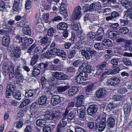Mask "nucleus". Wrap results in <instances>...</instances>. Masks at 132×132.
<instances>
[{
  "mask_svg": "<svg viewBox=\"0 0 132 132\" xmlns=\"http://www.w3.org/2000/svg\"><path fill=\"white\" fill-rule=\"evenodd\" d=\"M67 120L66 119H62L57 126L64 128L67 124Z\"/></svg>",
  "mask_w": 132,
  "mask_h": 132,
  "instance_id": "38",
  "label": "nucleus"
},
{
  "mask_svg": "<svg viewBox=\"0 0 132 132\" xmlns=\"http://www.w3.org/2000/svg\"><path fill=\"white\" fill-rule=\"evenodd\" d=\"M83 62L82 60L80 59H78L73 63V65L76 67H78L81 64H82Z\"/></svg>",
  "mask_w": 132,
  "mask_h": 132,
  "instance_id": "58",
  "label": "nucleus"
},
{
  "mask_svg": "<svg viewBox=\"0 0 132 132\" xmlns=\"http://www.w3.org/2000/svg\"><path fill=\"white\" fill-rule=\"evenodd\" d=\"M120 79L118 78H114L113 79L108 80V84L112 86H115L119 83Z\"/></svg>",
  "mask_w": 132,
  "mask_h": 132,
  "instance_id": "13",
  "label": "nucleus"
},
{
  "mask_svg": "<svg viewBox=\"0 0 132 132\" xmlns=\"http://www.w3.org/2000/svg\"><path fill=\"white\" fill-rule=\"evenodd\" d=\"M48 66L47 62H46L45 63L41 62L39 64L36 65L33 68L32 75L34 76L39 75L40 74V70H46Z\"/></svg>",
  "mask_w": 132,
  "mask_h": 132,
  "instance_id": "2",
  "label": "nucleus"
},
{
  "mask_svg": "<svg viewBox=\"0 0 132 132\" xmlns=\"http://www.w3.org/2000/svg\"><path fill=\"white\" fill-rule=\"evenodd\" d=\"M42 48L40 46H39L35 48V50L34 51V54H36V55H37L38 56V55H40L41 53H42Z\"/></svg>",
  "mask_w": 132,
  "mask_h": 132,
  "instance_id": "43",
  "label": "nucleus"
},
{
  "mask_svg": "<svg viewBox=\"0 0 132 132\" xmlns=\"http://www.w3.org/2000/svg\"><path fill=\"white\" fill-rule=\"evenodd\" d=\"M65 10L67 11V9L66 5L64 4L63 3H62L60 6V12L61 14H63V11Z\"/></svg>",
  "mask_w": 132,
  "mask_h": 132,
  "instance_id": "49",
  "label": "nucleus"
},
{
  "mask_svg": "<svg viewBox=\"0 0 132 132\" xmlns=\"http://www.w3.org/2000/svg\"><path fill=\"white\" fill-rule=\"evenodd\" d=\"M111 16H108L106 17V20L109 21V20H114L119 17L120 15L117 12L113 11L111 13Z\"/></svg>",
  "mask_w": 132,
  "mask_h": 132,
  "instance_id": "12",
  "label": "nucleus"
},
{
  "mask_svg": "<svg viewBox=\"0 0 132 132\" xmlns=\"http://www.w3.org/2000/svg\"><path fill=\"white\" fill-rule=\"evenodd\" d=\"M80 104L79 106H76L77 107V109H76V111L78 113V110L80 112H85L86 108L84 105H81Z\"/></svg>",
  "mask_w": 132,
  "mask_h": 132,
  "instance_id": "45",
  "label": "nucleus"
},
{
  "mask_svg": "<svg viewBox=\"0 0 132 132\" xmlns=\"http://www.w3.org/2000/svg\"><path fill=\"white\" fill-rule=\"evenodd\" d=\"M40 108H42V106L40 105L37 101L32 104L30 109L32 110V111H34Z\"/></svg>",
  "mask_w": 132,
  "mask_h": 132,
  "instance_id": "22",
  "label": "nucleus"
},
{
  "mask_svg": "<svg viewBox=\"0 0 132 132\" xmlns=\"http://www.w3.org/2000/svg\"><path fill=\"white\" fill-rule=\"evenodd\" d=\"M56 79L55 78L54 75L50 77L47 80V82L50 85L52 86L56 83Z\"/></svg>",
  "mask_w": 132,
  "mask_h": 132,
  "instance_id": "27",
  "label": "nucleus"
},
{
  "mask_svg": "<svg viewBox=\"0 0 132 132\" xmlns=\"http://www.w3.org/2000/svg\"><path fill=\"white\" fill-rule=\"evenodd\" d=\"M57 27L59 29L61 30H65L68 28V26L67 23L62 22L57 24Z\"/></svg>",
  "mask_w": 132,
  "mask_h": 132,
  "instance_id": "25",
  "label": "nucleus"
},
{
  "mask_svg": "<svg viewBox=\"0 0 132 132\" xmlns=\"http://www.w3.org/2000/svg\"><path fill=\"white\" fill-rule=\"evenodd\" d=\"M84 98V95H79L77 98V102L75 104L76 106H79L80 104H82Z\"/></svg>",
  "mask_w": 132,
  "mask_h": 132,
  "instance_id": "21",
  "label": "nucleus"
},
{
  "mask_svg": "<svg viewBox=\"0 0 132 132\" xmlns=\"http://www.w3.org/2000/svg\"><path fill=\"white\" fill-rule=\"evenodd\" d=\"M115 107L116 106H114V104L113 103H111L109 104L104 109L106 111H112Z\"/></svg>",
  "mask_w": 132,
  "mask_h": 132,
  "instance_id": "42",
  "label": "nucleus"
},
{
  "mask_svg": "<svg viewBox=\"0 0 132 132\" xmlns=\"http://www.w3.org/2000/svg\"><path fill=\"white\" fill-rule=\"evenodd\" d=\"M45 119H38L36 121V123L38 126L43 127L46 123Z\"/></svg>",
  "mask_w": 132,
  "mask_h": 132,
  "instance_id": "33",
  "label": "nucleus"
},
{
  "mask_svg": "<svg viewBox=\"0 0 132 132\" xmlns=\"http://www.w3.org/2000/svg\"><path fill=\"white\" fill-rule=\"evenodd\" d=\"M83 46L81 44H80L79 43H77V45L75 46L73 48H74L75 50H76V49L80 50V52L81 51L84 50Z\"/></svg>",
  "mask_w": 132,
  "mask_h": 132,
  "instance_id": "56",
  "label": "nucleus"
},
{
  "mask_svg": "<svg viewBox=\"0 0 132 132\" xmlns=\"http://www.w3.org/2000/svg\"><path fill=\"white\" fill-rule=\"evenodd\" d=\"M10 40V39L8 38H2V43L3 45L6 47L9 46Z\"/></svg>",
  "mask_w": 132,
  "mask_h": 132,
  "instance_id": "41",
  "label": "nucleus"
},
{
  "mask_svg": "<svg viewBox=\"0 0 132 132\" xmlns=\"http://www.w3.org/2000/svg\"><path fill=\"white\" fill-rule=\"evenodd\" d=\"M69 111V109H66L64 113H60V114L61 115V119H67V116L68 115Z\"/></svg>",
  "mask_w": 132,
  "mask_h": 132,
  "instance_id": "50",
  "label": "nucleus"
},
{
  "mask_svg": "<svg viewBox=\"0 0 132 132\" xmlns=\"http://www.w3.org/2000/svg\"><path fill=\"white\" fill-rule=\"evenodd\" d=\"M70 87V86L69 85H67L64 86H59L57 87V90L59 93H62L69 88Z\"/></svg>",
  "mask_w": 132,
  "mask_h": 132,
  "instance_id": "23",
  "label": "nucleus"
},
{
  "mask_svg": "<svg viewBox=\"0 0 132 132\" xmlns=\"http://www.w3.org/2000/svg\"><path fill=\"white\" fill-rule=\"evenodd\" d=\"M76 50H75L74 48H72L71 50L69 51V53L68 54V58L71 59L73 58L75 55L76 53Z\"/></svg>",
  "mask_w": 132,
  "mask_h": 132,
  "instance_id": "31",
  "label": "nucleus"
},
{
  "mask_svg": "<svg viewBox=\"0 0 132 132\" xmlns=\"http://www.w3.org/2000/svg\"><path fill=\"white\" fill-rule=\"evenodd\" d=\"M56 55L63 58L65 57L66 54L64 51L59 50Z\"/></svg>",
  "mask_w": 132,
  "mask_h": 132,
  "instance_id": "55",
  "label": "nucleus"
},
{
  "mask_svg": "<svg viewBox=\"0 0 132 132\" xmlns=\"http://www.w3.org/2000/svg\"><path fill=\"white\" fill-rule=\"evenodd\" d=\"M28 24L26 25V26H24L22 29V31L24 34L26 35H30L31 33L30 28L29 25V23H28Z\"/></svg>",
  "mask_w": 132,
  "mask_h": 132,
  "instance_id": "24",
  "label": "nucleus"
},
{
  "mask_svg": "<svg viewBox=\"0 0 132 132\" xmlns=\"http://www.w3.org/2000/svg\"><path fill=\"white\" fill-rule=\"evenodd\" d=\"M127 91V89L122 86H120L118 89V93L121 94H123Z\"/></svg>",
  "mask_w": 132,
  "mask_h": 132,
  "instance_id": "46",
  "label": "nucleus"
},
{
  "mask_svg": "<svg viewBox=\"0 0 132 132\" xmlns=\"http://www.w3.org/2000/svg\"><path fill=\"white\" fill-rule=\"evenodd\" d=\"M106 118L105 116L103 117L101 119L99 118H97L95 121V126L94 129V131H95L97 128L98 123H100L106 125H107Z\"/></svg>",
  "mask_w": 132,
  "mask_h": 132,
  "instance_id": "9",
  "label": "nucleus"
},
{
  "mask_svg": "<svg viewBox=\"0 0 132 132\" xmlns=\"http://www.w3.org/2000/svg\"><path fill=\"white\" fill-rule=\"evenodd\" d=\"M38 57H39L37 55L34 54V55L31 59L30 65L33 66L36 64L37 62Z\"/></svg>",
  "mask_w": 132,
  "mask_h": 132,
  "instance_id": "32",
  "label": "nucleus"
},
{
  "mask_svg": "<svg viewBox=\"0 0 132 132\" xmlns=\"http://www.w3.org/2000/svg\"><path fill=\"white\" fill-rule=\"evenodd\" d=\"M45 117L46 120H53L52 113L50 112L49 111L45 112Z\"/></svg>",
  "mask_w": 132,
  "mask_h": 132,
  "instance_id": "44",
  "label": "nucleus"
},
{
  "mask_svg": "<svg viewBox=\"0 0 132 132\" xmlns=\"http://www.w3.org/2000/svg\"><path fill=\"white\" fill-rule=\"evenodd\" d=\"M48 40V39L47 37H45L42 38L40 40V43L41 45L43 46H49L50 43Z\"/></svg>",
  "mask_w": 132,
  "mask_h": 132,
  "instance_id": "28",
  "label": "nucleus"
},
{
  "mask_svg": "<svg viewBox=\"0 0 132 132\" xmlns=\"http://www.w3.org/2000/svg\"><path fill=\"white\" fill-rule=\"evenodd\" d=\"M75 79V81L78 84H81L84 82V80L78 75L76 77Z\"/></svg>",
  "mask_w": 132,
  "mask_h": 132,
  "instance_id": "54",
  "label": "nucleus"
},
{
  "mask_svg": "<svg viewBox=\"0 0 132 132\" xmlns=\"http://www.w3.org/2000/svg\"><path fill=\"white\" fill-rule=\"evenodd\" d=\"M74 111H75V113H76V109H73V111L70 112L67 116V120L69 123H71L72 122H75V121L74 119V117L75 116L74 113Z\"/></svg>",
  "mask_w": 132,
  "mask_h": 132,
  "instance_id": "11",
  "label": "nucleus"
},
{
  "mask_svg": "<svg viewBox=\"0 0 132 132\" xmlns=\"http://www.w3.org/2000/svg\"><path fill=\"white\" fill-rule=\"evenodd\" d=\"M55 32V28L50 27L47 30V33L48 36H52Z\"/></svg>",
  "mask_w": 132,
  "mask_h": 132,
  "instance_id": "39",
  "label": "nucleus"
},
{
  "mask_svg": "<svg viewBox=\"0 0 132 132\" xmlns=\"http://www.w3.org/2000/svg\"><path fill=\"white\" fill-rule=\"evenodd\" d=\"M109 37L111 39H115L117 38L119 35L118 33L115 31H111L108 34Z\"/></svg>",
  "mask_w": 132,
  "mask_h": 132,
  "instance_id": "20",
  "label": "nucleus"
},
{
  "mask_svg": "<svg viewBox=\"0 0 132 132\" xmlns=\"http://www.w3.org/2000/svg\"><path fill=\"white\" fill-rule=\"evenodd\" d=\"M78 75L84 81L86 80L87 78L88 75L86 71H82L79 73Z\"/></svg>",
  "mask_w": 132,
  "mask_h": 132,
  "instance_id": "40",
  "label": "nucleus"
},
{
  "mask_svg": "<svg viewBox=\"0 0 132 132\" xmlns=\"http://www.w3.org/2000/svg\"><path fill=\"white\" fill-rule=\"evenodd\" d=\"M55 78L59 80H65L68 79L69 76L62 72H54Z\"/></svg>",
  "mask_w": 132,
  "mask_h": 132,
  "instance_id": "8",
  "label": "nucleus"
},
{
  "mask_svg": "<svg viewBox=\"0 0 132 132\" xmlns=\"http://www.w3.org/2000/svg\"><path fill=\"white\" fill-rule=\"evenodd\" d=\"M86 63H83L78 69V73L83 71L84 70V69L86 68L85 67H86Z\"/></svg>",
  "mask_w": 132,
  "mask_h": 132,
  "instance_id": "62",
  "label": "nucleus"
},
{
  "mask_svg": "<svg viewBox=\"0 0 132 132\" xmlns=\"http://www.w3.org/2000/svg\"><path fill=\"white\" fill-rule=\"evenodd\" d=\"M122 62L126 66H131L132 65L131 60L127 58H123L122 59Z\"/></svg>",
  "mask_w": 132,
  "mask_h": 132,
  "instance_id": "37",
  "label": "nucleus"
},
{
  "mask_svg": "<svg viewBox=\"0 0 132 132\" xmlns=\"http://www.w3.org/2000/svg\"><path fill=\"white\" fill-rule=\"evenodd\" d=\"M112 43L110 40L109 39H104L103 41L102 44L105 47H109L111 46Z\"/></svg>",
  "mask_w": 132,
  "mask_h": 132,
  "instance_id": "36",
  "label": "nucleus"
},
{
  "mask_svg": "<svg viewBox=\"0 0 132 132\" xmlns=\"http://www.w3.org/2000/svg\"><path fill=\"white\" fill-rule=\"evenodd\" d=\"M63 98L61 97L59 95H53L51 98V104L55 106L62 102Z\"/></svg>",
  "mask_w": 132,
  "mask_h": 132,
  "instance_id": "5",
  "label": "nucleus"
},
{
  "mask_svg": "<svg viewBox=\"0 0 132 132\" xmlns=\"http://www.w3.org/2000/svg\"><path fill=\"white\" fill-rule=\"evenodd\" d=\"M98 131H99L101 132L104 130L106 127V125L100 123H98Z\"/></svg>",
  "mask_w": 132,
  "mask_h": 132,
  "instance_id": "61",
  "label": "nucleus"
},
{
  "mask_svg": "<svg viewBox=\"0 0 132 132\" xmlns=\"http://www.w3.org/2000/svg\"><path fill=\"white\" fill-rule=\"evenodd\" d=\"M42 108L47 106L48 103L47 102V98L46 96L43 95L40 96L37 100Z\"/></svg>",
  "mask_w": 132,
  "mask_h": 132,
  "instance_id": "10",
  "label": "nucleus"
},
{
  "mask_svg": "<svg viewBox=\"0 0 132 132\" xmlns=\"http://www.w3.org/2000/svg\"><path fill=\"white\" fill-rule=\"evenodd\" d=\"M121 3L123 6H125L126 9L129 10L131 9L132 2L128 0H121Z\"/></svg>",
  "mask_w": 132,
  "mask_h": 132,
  "instance_id": "16",
  "label": "nucleus"
},
{
  "mask_svg": "<svg viewBox=\"0 0 132 132\" xmlns=\"http://www.w3.org/2000/svg\"><path fill=\"white\" fill-rule=\"evenodd\" d=\"M131 109L130 105L129 103H126L124 106V113L128 114L130 111Z\"/></svg>",
  "mask_w": 132,
  "mask_h": 132,
  "instance_id": "34",
  "label": "nucleus"
},
{
  "mask_svg": "<svg viewBox=\"0 0 132 132\" xmlns=\"http://www.w3.org/2000/svg\"><path fill=\"white\" fill-rule=\"evenodd\" d=\"M88 50H87L88 51L90 55V58L91 56H93L96 55L97 54V52L95 51L92 48L88 47Z\"/></svg>",
  "mask_w": 132,
  "mask_h": 132,
  "instance_id": "48",
  "label": "nucleus"
},
{
  "mask_svg": "<svg viewBox=\"0 0 132 132\" xmlns=\"http://www.w3.org/2000/svg\"><path fill=\"white\" fill-rule=\"evenodd\" d=\"M85 112H80L79 115V118L80 120L85 121L86 118Z\"/></svg>",
  "mask_w": 132,
  "mask_h": 132,
  "instance_id": "60",
  "label": "nucleus"
},
{
  "mask_svg": "<svg viewBox=\"0 0 132 132\" xmlns=\"http://www.w3.org/2000/svg\"><path fill=\"white\" fill-rule=\"evenodd\" d=\"M24 42L26 43L29 46L32 44L34 41L33 39L32 38H28L27 37H24Z\"/></svg>",
  "mask_w": 132,
  "mask_h": 132,
  "instance_id": "53",
  "label": "nucleus"
},
{
  "mask_svg": "<svg viewBox=\"0 0 132 132\" xmlns=\"http://www.w3.org/2000/svg\"><path fill=\"white\" fill-rule=\"evenodd\" d=\"M60 113L57 111H55L52 113L53 120H56L61 119V115Z\"/></svg>",
  "mask_w": 132,
  "mask_h": 132,
  "instance_id": "35",
  "label": "nucleus"
},
{
  "mask_svg": "<svg viewBox=\"0 0 132 132\" xmlns=\"http://www.w3.org/2000/svg\"><path fill=\"white\" fill-rule=\"evenodd\" d=\"M95 32L90 31L88 32L87 35V37H89L90 38H94L95 39V36L96 35Z\"/></svg>",
  "mask_w": 132,
  "mask_h": 132,
  "instance_id": "59",
  "label": "nucleus"
},
{
  "mask_svg": "<svg viewBox=\"0 0 132 132\" xmlns=\"http://www.w3.org/2000/svg\"><path fill=\"white\" fill-rule=\"evenodd\" d=\"M44 93L46 96L49 97L53 96L54 93V92L51 90L50 88L47 87L45 88Z\"/></svg>",
  "mask_w": 132,
  "mask_h": 132,
  "instance_id": "29",
  "label": "nucleus"
},
{
  "mask_svg": "<svg viewBox=\"0 0 132 132\" xmlns=\"http://www.w3.org/2000/svg\"><path fill=\"white\" fill-rule=\"evenodd\" d=\"M82 15L81 9V7L78 6L76 7L73 10V12L72 15L73 19H79Z\"/></svg>",
  "mask_w": 132,
  "mask_h": 132,
  "instance_id": "3",
  "label": "nucleus"
},
{
  "mask_svg": "<svg viewBox=\"0 0 132 132\" xmlns=\"http://www.w3.org/2000/svg\"><path fill=\"white\" fill-rule=\"evenodd\" d=\"M108 65L107 61H103L96 66L97 72L95 75L97 76L98 78H100L101 81L103 80L106 77V74L105 72L103 73H102V72L107 68Z\"/></svg>",
  "mask_w": 132,
  "mask_h": 132,
  "instance_id": "1",
  "label": "nucleus"
},
{
  "mask_svg": "<svg viewBox=\"0 0 132 132\" xmlns=\"http://www.w3.org/2000/svg\"><path fill=\"white\" fill-rule=\"evenodd\" d=\"M123 96L119 95H114L112 99L114 100V101H119L122 100L123 99Z\"/></svg>",
  "mask_w": 132,
  "mask_h": 132,
  "instance_id": "51",
  "label": "nucleus"
},
{
  "mask_svg": "<svg viewBox=\"0 0 132 132\" xmlns=\"http://www.w3.org/2000/svg\"><path fill=\"white\" fill-rule=\"evenodd\" d=\"M106 91L103 88H100L96 91V94L97 97H104L106 95Z\"/></svg>",
  "mask_w": 132,
  "mask_h": 132,
  "instance_id": "15",
  "label": "nucleus"
},
{
  "mask_svg": "<svg viewBox=\"0 0 132 132\" xmlns=\"http://www.w3.org/2000/svg\"><path fill=\"white\" fill-rule=\"evenodd\" d=\"M75 132H87L86 130L84 128L77 126L75 128Z\"/></svg>",
  "mask_w": 132,
  "mask_h": 132,
  "instance_id": "64",
  "label": "nucleus"
},
{
  "mask_svg": "<svg viewBox=\"0 0 132 132\" xmlns=\"http://www.w3.org/2000/svg\"><path fill=\"white\" fill-rule=\"evenodd\" d=\"M14 69L13 66H12L10 67L7 71L9 74V78L10 79L12 78L15 75V72H14Z\"/></svg>",
  "mask_w": 132,
  "mask_h": 132,
  "instance_id": "30",
  "label": "nucleus"
},
{
  "mask_svg": "<svg viewBox=\"0 0 132 132\" xmlns=\"http://www.w3.org/2000/svg\"><path fill=\"white\" fill-rule=\"evenodd\" d=\"M78 90V88L76 86L72 87L68 91V94L70 96H72L75 94Z\"/></svg>",
  "mask_w": 132,
  "mask_h": 132,
  "instance_id": "17",
  "label": "nucleus"
},
{
  "mask_svg": "<svg viewBox=\"0 0 132 132\" xmlns=\"http://www.w3.org/2000/svg\"><path fill=\"white\" fill-rule=\"evenodd\" d=\"M37 91L35 90L30 89L27 90L25 92V95L26 97H34L36 95Z\"/></svg>",
  "mask_w": 132,
  "mask_h": 132,
  "instance_id": "18",
  "label": "nucleus"
},
{
  "mask_svg": "<svg viewBox=\"0 0 132 132\" xmlns=\"http://www.w3.org/2000/svg\"><path fill=\"white\" fill-rule=\"evenodd\" d=\"M9 68L10 67H9L7 63L5 62L3 63L2 67V70L3 71H8Z\"/></svg>",
  "mask_w": 132,
  "mask_h": 132,
  "instance_id": "63",
  "label": "nucleus"
},
{
  "mask_svg": "<svg viewBox=\"0 0 132 132\" xmlns=\"http://www.w3.org/2000/svg\"><path fill=\"white\" fill-rule=\"evenodd\" d=\"M119 33L124 35H127L129 32V29L126 27H124L120 29L119 31Z\"/></svg>",
  "mask_w": 132,
  "mask_h": 132,
  "instance_id": "47",
  "label": "nucleus"
},
{
  "mask_svg": "<svg viewBox=\"0 0 132 132\" xmlns=\"http://www.w3.org/2000/svg\"><path fill=\"white\" fill-rule=\"evenodd\" d=\"M21 3L19 0H15L13 6L12 12L14 13L19 12L22 9Z\"/></svg>",
  "mask_w": 132,
  "mask_h": 132,
  "instance_id": "4",
  "label": "nucleus"
},
{
  "mask_svg": "<svg viewBox=\"0 0 132 132\" xmlns=\"http://www.w3.org/2000/svg\"><path fill=\"white\" fill-rule=\"evenodd\" d=\"M120 24L121 26H124L128 24V20L126 19H121L119 20Z\"/></svg>",
  "mask_w": 132,
  "mask_h": 132,
  "instance_id": "52",
  "label": "nucleus"
},
{
  "mask_svg": "<svg viewBox=\"0 0 132 132\" xmlns=\"http://www.w3.org/2000/svg\"><path fill=\"white\" fill-rule=\"evenodd\" d=\"M20 67H18L15 72V78H17V77L20 76V75H22L21 73L20 72Z\"/></svg>",
  "mask_w": 132,
  "mask_h": 132,
  "instance_id": "57",
  "label": "nucleus"
},
{
  "mask_svg": "<svg viewBox=\"0 0 132 132\" xmlns=\"http://www.w3.org/2000/svg\"><path fill=\"white\" fill-rule=\"evenodd\" d=\"M97 110V106L95 104L90 105L87 110L88 114L93 117L95 116Z\"/></svg>",
  "mask_w": 132,
  "mask_h": 132,
  "instance_id": "6",
  "label": "nucleus"
},
{
  "mask_svg": "<svg viewBox=\"0 0 132 132\" xmlns=\"http://www.w3.org/2000/svg\"><path fill=\"white\" fill-rule=\"evenodd\" d=\"M86 50L85 49L83 50L80 52L82 55L84 56L87 60H88L90 59V54L88 51V47L86 48Z\"/></svg>",
  "mask_w": 132,
  "mask_h": 132,
  "instance_id": "19",
  "label": "nucleus"
},
{
  "mask_svg": "<svg viewBox=\"0 0 132 132\" xmlns=\"http://www.w3.org/2000/svg\"><path fill=\"white\" fill-rule=\"evenodd\" d=\"M106 122L107 126L108 127V128H113L115 125V120L112 117L109 118L106 121Z\"/></svg>",
  "mask_w": 132,
  "mask_h": 132,
  "instance_id": "14",
  "label": "nucleus"
},
{
  "mask_svg": "<svg viewBox=\"0 0 132 132\" xmlns=\"http://www.w3.org/2000/svg\"><path fill=\"white\" fill-rule=\"evenodd\" d=\"M12 95L13 97L16 100H20L21 98V94L19 90L13 92Z\"/></svg>",
  "mask_w": 132,
  "mask_h": 132,
  "instance_id": "26",
  "label": "nucleus"
},
{
  "mask_svg": "<svg viewBox=\"0 0 132 132\" xmlns=\"http://www.w3.org/2000/svg\"><path fill=\"white\" fill-rule=\"evenodd\" d=\"M21 48L17 46L10 51V56L11 57L18 58L20 57L21 53Z\"/></svg>",
  "mask_w": 132,
  "mask_h": 132,
  "instance_id": "7",
  "label": "nucleus"
}]
</instances>
